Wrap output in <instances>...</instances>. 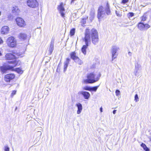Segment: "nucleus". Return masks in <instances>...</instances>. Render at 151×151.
Masks as SVG:
<instances>
[{
  "label": "nucleus",
  "instance_id": "nucleus-27",
  "mask_svg": "<svg viewBox=\"0 0 151 151\" xmlns=\"http://www.w3.org/2000/svg\"><path fill=\"white\" fill-rule=\"evenodd\" d=\"M82 89L84 90L91 91V87L86 86L82 87Z\"/></svg>",
  "mask_w": 151,
  "mask_h": 151
},
{
  "label": "nucleus",
  "instance_id": "nucleus-26",
  "mask_svg": "<svg viewBox=\"0 0 151 151\" xmlns=\"http://www.w3.org/2000/svg\"><path fill=\"white\" fill-rule=\"evenodd\" d=\"M147 18V16L146 14H145L143 16L141 17V21L144 22L146 20Z\"/></svg>",
  "mask_w": 151,
  "mask_h": 151
},
{
  "label": "nucleus",
  "instance_id": "nucleus-42",
  "mask_svg": "<svg viewBox=\"0 0 151 151\" xmlns=\"http://www.w3.org/2000/svg\"><path fill=\"white\" fill-rule=\"evenodd\" d=\"M100 111L101 112H102V107H101L100 109Z\"/></svg>",
  "mask_w": 151,
  "mask_h": 151
},
{
  "label": "nucleus",
  "instance_id": "nucleus-3",
  "mask_svg": "<svg viewBox=\"0 0 151 151\" xmlns=\"http://www.w3.org/2000/svg\"><path fill=\"white\" fill-rule=\"evenodd\" d=\"M105 12L107 15L110 14L111 12L109 9V6L107 3L105 8L102 6H100L98 9V18L100 19L104 17L105 15Z\"/></svg>",
  "mask_w": 151,
  "mask_h": 151
},
{
  "label": "nucleus",
  "instance_id": "nucleus-21",
  "mask_svg": "<svg viewBox=\"0 0 151 151\" xmlns=\"http://www.w3.org/2000/svg\"><path fill=\"white\" fill-rule=\"evenodd\" d=\"M71 58L74 61L78 57L76 55V53L75 52H72L70 53Z\"/></svg>",
  "mask_w": 151,
  "mask_h": 151
},
{
  "label": "nucleus",
  "instance_id": "nucleus-20",
  "mask_svg": "<svg viewBox=\"0 0 151 151\" xmlns=\"http://www.w3.org/2000/svg\"><path fill=\"white\" fill-rule=\"evenodd\" d=\"M27 35L24 33H20L18 36L19 38L22 40L25 39L27 38Z\"/></svg>",
  "mask_w": 151,
  "mask_h": 151
},
{
  "label": "nucleus",
  "instance_id": "nucleus-28",
  "mask_svg": "<svg viewBox=\"0 0 151 151\" xmlns=\"http://www.w3.org/2000/svg\"><path fill=\"white\" fill-rule=\"evenodd\" d=\"M99 87V86H98L93 87H91V91H94L96 92V90Z\"/></svg>",
  "mask_w": 151,
  "mask_h": 151
},
{
  "label": "nucleus",
  "instance_id": "nucleus-11",
  "mask_svg": "<svg viewBox=\"0 0 151 151\" xmlns=\"http://www.w3.org/2000/svg\"><path fill=\"white\" fill-rule=\"evenodd\" d=\"M13 54L11 53L7 54L5 56L6 58L8 60H11L12 59H14L15 58V55H17L18 56H19L20 54L16 52H13Z\"/></svg>",
  "mask_w": 151,
  "mask_h": 151
},
{
  "label": "nucleus",
  "instance_id": "nucleus-15",
  "mask_svg": "<svg viewBox=\"0 0 151 151\" xmlns=\"http://www.w3.org/2000/svg\"><path fill=\"white\" fill-rule=\"evenodd\" d=\"M12 12L15 15H18L20 12V10L19 9L18 7L14 6L12 8Z\"/></svg>",
  "mask_w": 151,
  "mask_h": 151
},
{
  "label": "nucleus",
  "instance_id": "nucleus-34",
  "mask_svg": "<svg viewBox=\"0 0 151 151\" xmlns=\"http://www.w3.org/2000/svg\"><path fill=\"white\" fill-rule=\"evenodd\" d=\"M16 91H13L11 94V96L12 97H13V96L16 94Z\"/></svg>",
  "mask_w": 151,
  "mask_h": 151
},
{
  "label": "nucleus",
  "instance_id": "nucleus-5",
  "mask_svg": "<svg viewBox=\"0 0 151 151\" xmlns=\"http://www.w3.org/2000/svg\"><path fill=\"white\" fill-rule=\"evenodd\" d=\"M17 60H13L10 61L9 62L13 64L12 65H6L1 66L0 68L1 71L3 73H5L7 70L12 69L14 67L17 65Z\"/></svg>",
  "mask_w": 151,
  "mask_h": 151
},
{
  "label": "nucleus",
  "instance_id": "nucleus-1",
  "mask_svg": "<svg viewBox=\"0 0 151 151\" xmlns=\"http://www.w3.org/2000/svg\"><path fill=\"white\" fill-rule=\"evenodd\" d=\"M101 76L100 72L93 71L88 73L87 76V79H84V83H94L98 81Z\"/></svg>",
  "mask_w": 151,
  "mask_h": 151
},
{
  "label": "nucleus",
  "instance_id": "nucleus-16",
  "mask_svg": "<svg viewBox=\"0 0 151 151\" xmlns=\"http://www.w3.org/2000/svg\"><path fill=\"white\" fill-rule=\"evenodd\" d=\"M70 60V59L68 58L66 59L65 61L64 62V72H65V71L66 70L68 66V65L69 64Z\"/></svg>",
  "mask_w": 151,
  "mask_h": 151
},
{
  "label": "nucleus",
  "instance_id": "nucleus-36",
  "mask_svg": "<svg viewBox=\"0 0 151 151\" xmlns=\"http://www.w3.org/2000/svg\"><path fill=\"white\" fill-rule=\"evenodd\" d=\"M129 0H122V3L125 4L128 2Z\"/></svg>",
  "mask_w": 151,
  "mask_h": 151
},
{
  "label": "nucleus",
  "instance_id": "nucleus-31",
  "mask_svg": "<svg viewBox=\"0 0 151 151\" xmlns=\"http://www.w3.org/2000/svg\"><path fill=\"white\" fill-rule=\"evenodd\" d=\"M4 150L5 151H9V148L7 145L4 146Z\"/></svg>",
  "mask_w": 151,
  "mask_h": 151
},
{
  "label": "nucleus",
  "instance_id": "nucleus-44",
  "mask_svg": "<svg viewBox=\"0 0 151 151\" xmlns=\"http://www.w3.org/2000/svg\"><path fill=\"white\" fill-rule=\"evenodd\" d=\"M2 55V54L1 52V51H0V56H1Z\"/></svg>",
  "mask_w": 151,
  "mask_h": 151
},
{
  "label": "nucleus",
  "instance_id": "nucleus-43",
  "mask_svg": "<svg viewBox=\"0 0 151 151\" xmlns=\"http://www.w3.org/2000/svg\"><path fill=\"white\" fill-rule=\"evenodd\" d=\"M75 1V0H72L71 3H72L73 2Z\"/></svg>",
  "mask_w": 151,
  "mask_h": 151
},
{
  "label": "nucleus",
  "instance_id": "nucleus-38",
  "mask_svg": "<svg viewBox=\"0 0 151 151\" xmlns=\"http://www.w3.org/2000/svg\"><path fill=\"white\" fill-rule=\"evenodd\" d=\"M129 16H130V17H132V16H133L134 15V14L133 13H130L129 14Z\"/></svg>",
  "mask_w": 151,
  "mask_h": 151
},
{
  "label": "nucleus",
  "instance_id": "nucleus-29",
  "mask_svg": "<svg viewBox=\"0 0 151 151\" xmlns=\"http://www.w3.org/2000/svg\"><path fill=\"white\" fill-rule=\"evenodd\" d=\"M75 32V29L73 28L70 31V34L71 36L74 35Z\"/></svg>",
  "mask_w": 151,
  "mask_h": 151
},
{
  "label": "nucleus",
  "instance_id": "nucleus-23",
  "mask_svg": "<svg viewBox=\"0 0 151 151\" xmlns=\"http://www.w3.org/2000/svg\"><path fill=\"white\" fill-rule=\"evenodd\" d=\"M74 61L76 63L80 65H82L83 63L82 61L78 57L76 58Z\"/></svg>",
  "mask_w": 151,
  "mask_h": 151
},
{
  "label": "nucleus",
  "instance_id": "nucleus-24",
  "mask_svg": "<svg viewBox=\"0 0 151 151\" xmlns=\"http://www.w3.org/2000/svg\"><path fill=\"white\" fill-rule=\"evenodd\" d=\"M141 146L143 148V149L144 150L146 151H149V149L147 147L146 145L144 143H142L141 145Z\"/></svg>",
  "mask_w": 151,
  "mask_h": 151
},
{
  "label": "nucleus",
  "instance_id": "nucleus-17",
  "mask_svg": "<svg viewBox=\"0 0 151 151\" xmlns=\"http://www.w3.org/2000/svg\"><path fill=\"white\" fill-rule=\"evenodd\" d=\"M76 106L78 107L77 114H80L81 112L83 109L82 105L80 103H78L76 104Z\"/></svg>",
  "mask_w": 151,
  "mask_h": 151
},
{
  "label": "nucleus",
  "instance_id": "nucleus-7",
  "mask_svg": "<svg viewBox=\"0 0 151 151\" xmlns=\"http://www.w3.org/2000/svg\"><path fill=\"white\" fill-rule=\"evenodd\" d=\"M119 50V47L116 46H113L111 48V53L112 55V60L116 58L118 55L117 51Z\"/></svg>",
  "mask_w": 151,
  "mask_h": 151
},
{
  "label": "nucleus",
  "instance_id": "nucleus-41",
  "mask_svg": "<svg viewBox=\"0 0 151 151\" xmlns=\"http://www.w3.org/2000/svg\"><path fill=\"white\" fill-rule=\"evenodd\" d=\"M116 110H114L113 111V113L114 114H115L116 113Z\"/></svg>",
  "mask_w": 151,
  "mask_h": 151
},
{
  "label": "nucleus",
  "instance_id": "nucleus-25",
  "mask_svg": "<svg viewBox=\"0 0 151 151\" xmlns=\"http://www.w3.org/2000/svg\"><path fill=\"white\" fill-rule=\"evenodd\" d=\"M95 14V12L94 10H92L90 12V15L91 17H90L91 19H93Z\"/></svg>",
  "mask_w": 151,
  "mask_h": 151
},
{
  "label": "nucleus",
  "instance_id": "nucleus-22",
  "mask_svg": "<svg viewBox=\"0 0 151 151\" xmlns=\"http://www.w3.org/2000/svg\"><path fill=\"white\" fill-rule=\"evenodd\" d=\"M138 27L139 29L141 30H144V24L142 22H140L138 24Z\"/></svg>",
  "mask_w": 151,
  "mask_h": 151
},
{
  "label": "nucleus",
  "instance_id": "nucleus-2",
  "mask_svg": "<svg viewBox=\"0 0 151 151\" xmlns=\"http://www.w3.org/2000/svg\"><path fill=\"white\" fill-rule=\"evenodd\" d=\"M87 31L89 32V35L91 40V41L92 42L94 45H96L99 42L98 33L96 30L93 29L90 31L88 29H86L85 32V36Z\"/></svg>",
  "mask_w": 151,
  "mask_h": 151
},
{
  "label": "nucleus",
  "instance_id": "nucleus-9",
  "mask_svg": "<svg viewBox=\"0 0 151 151\" xmlns=\"http://www.w3.org/2000/svg\"><path fill=\"white\" fill-rule=\"evenodd\" d=\"M27 3L29 6L32 8H35L38 5L37 0H28Z\"/></svg>",
  "mask_w": 151,
  "mask_h": 151
},
{
  "label": "nucleus",
  "instance_id": "nucleus-6",
  "mask_svg": "<svg viewBox=\"0 0 151 151\" xmlns=\"http://www.w3.org/2000/svg\"><path fill=\"white\" fill-rule=\"evenodd\" d=\"M7 45L10 47H14L17 44L16 40L13 37H10L8 38L6 41Z\"/></svg>",
  "mask_w": 151,
  "mask_h": 151
},
{
  "label": "nucleus",
  "instance_id": "nucleus-35",
  "mask_svg": "<svg viewBox=\"0 0 151 151\" xmlns=\"http://www.w3.org/2000/svg\"><path fill=\"white\" fill-rule=\"evenodd\" d=\"M120 94V91L118 90H116V96H118Z\"/></svg>",
  "mask_w": 151,
  "mask_h": 151
},
{
  "label": "nucleus",
  "instance_id": "nucleus-14",
  "mask_svg": "<svg viewBox=\"0 0 151 151\" xmlns=\"http://www.w3.org/2000/svg\"><path fill=\"white\" fill-rule=\"evenodd\" d=\"M9 31V28L7 26L3 27L1 29V33L2 34H7Z\"/></svg>",
  "mask_w": 151,
  "mask_h": 151
},
{
  "label": "nucleus",
  "instance_id": "nucleus-8",
  "mask_svg": "<svg viewBox=\"0 0 151 151\" xmlns=\"http://www.w3.org/2000/svg\"><path fill=\"white\" fill-rule=\"evenodd\" d=\"M65 5V4L63 2H61L60 4V5L58 6L57 7L58 11L60 14L61 16L63 17H65V10L64 7Z\"/></svg>",
  "mask_w": 151,
  "mask_h": 151
},
{
  "label": "nucleus",
  "instance_id": "nucleus-19",
  "mask_svg": "<svg viewBox=\"0 0 151 151\" xmlns=\"http://www.w3.org/2000/svg\"><path fill=\"white\" fill-rule=\"evenodd\" d=\"M54 49V42L51 41L50 47L49 48L48 51L49 54L50 55L52 54Z\"/></svg>",
  "mask_w": 151,
  "mask_h": 151
},
{
  "label": "nucleus",
  "instance_id": "nucleus-4",
  "mask_svg": "<svg viewBox=\"0 0 151 151\" xmlns=\"http://www.w3.org/2000/svg\"><path fill=\"white\" fill-rule=\"evenodd\" d=\"M84 41L85 42L86 45L83 46L81 49V51L84 55H86V50L88 46V44L91 43V41L89 35V32L88 31H87L86 32V36L84 38Z\"/></svg>",
  "mask_w": 151,
  "mask_h": 151
},
{
  "label": "nucleus",
  "instance_id": "nucleus-32",
  "mask_svg": "<svg viewBox=\"0 0 151 151\" xmlns=\"http://www.w3.org/2000/svg\"><path fill=\"white\" fill-rule=\"evenodd\" d=\"M138 95L137 94H136L134 97V100L136 101V102H137L138 101Z\"/></svg>",
  "mask_w": 151,
  "mask_h": 151
},
{
  "label": "nucleus",
  "instance_id": "nucleus-39",
  "mask_svg": "<svg viewBox=\"0 0 151 151\" xmlns=\"http://www.w3.org/2000/svg\"><path fill=\"white\" fill-rule=\"evenodd\" d=\"M3 43V41L2 39L0 38V44H2Z\"/></svg>",
  "mask_w": 151,
  "mask_h": 151
},
{
  "label": "nucleus",
  "instance_id": "nucleus-18",
  "mask_svg": "<svg viewBox=\"0 0 151 151\" xmlns=\"http://www.w3.org/2000/svg\"><path fill=\"white\" fill-rule=\"evenodd\" d=\"M141 67V65H139L138 63H136L135 65V70L134 73L135 75L136 76L137 73H138V70H139L140 68Z\"/></svg>",
  "mask_w": 151,
  "mask_h": 151
},
{
  "label": "nucleus",
  "instance_id": "nucleus-33",
  "mask_svg": "<svg viewBox=\"0 0 151 151\" xmlns=\"http://www.w3.org/2000/svg\"><path fill=\"white\" fill-rule=\"evenodd\" d=\"M16 71L17 72H18L19 73H22V71L21 70V69L19 68H17L16 69Z\"/></svg>",
  "mask_w": 151,
  "mask_h": 151
},
{
  "label": "nucleus",
  "instance_id": "nucleus-30",
  "mask_svg": "<svg viewBox=\"0 0 151 151\" xmlns=\"http://www.w3.org/2000/svg\"><path fill=\"white\" fill-rule=\"evenodd\" d=\"M144 30L147 29L150 27V25L147 24H144Z\"/></svg>",
  "mask_w": 151,
  "mask_h": 151
},
{
  "label": "nucleus",
  "instance_id": "nucleus-10",
  "mask_svg": "<svg viewBox=\"0 0 151 151\" xmlns=\"http://www.w3.org/2000/svg\"><path fill=\"white\" fill-rule=\"evenodd\" d=\"M16 20L17 24L19 27H24L25 26V22L22 18L18 17L16 19Z\"/></svg>",
  "mask_w": 151,
  "mask_h": 151
},
{
  "label": "nucleus",
  "instance_id": "nucleus-40",
  "mask_svg": "<svg viewBox=\"0 0 151 151\" xmlns=\"http://www.w3.org/2000/svg\"><path fill=\"white\" fill-rule=\"evenodd\" d=\"M128 54L130 56H132V53L130 52H128Z\"/></svg>",
  "mask_w": 151,
  "mask_h": 151
},
{
  "label": "nucleus",
  "instance_id": "nucleus-13",
  "mask_svg": "<svg viewBox=\"0 0 151 151\" xmlns=\"http://www.w3.org/2000/svg\"><path fill=\"white\" fill-rule=\"evenodd\" d=\"M79 93L83 95L85 99H88L90 97V94L88 92L82 91H80Z\"/></svg>",
  "mask_w": 151,
  "mask_h": 151
},
{
  "label": "nucleus",
  "instance_id": "nucleus-37",
  "mask_svg": "<svg viewBox=\"0 0 151 151\" xmlns=\"http://www.w3.org/2000/svg\"><path fill=\"white\" fill-rule=\"evenodd\" d=\"M116 13L118 16L120 17L121 16V14H120L119 13H117V12L116 11Z\"/></svg>",
  "mask_w": 151,
  "mask_h": 151
},
{
  "label": "nucleus",
  "instance_id": "nucleus-12",
  "mask_svg": "<svg viewBox=\"0 0 151 151\" xmlns=\"http://www.w3.org/2000/svg\"><path fill=\"white\" fill-rule=\"evenodd\" d=\"M15 75L12 73L7 74L4 77V79L6 81L9 82L11 80H12L15 77Z\"/></svg>",
  "mask_w": 151,
  "mask_h": 151
},
{
  "label": "nucleus",
  "instance_id": "nucleus-45",
  "mask_svg": "<svg viewBox=\"0 0 151 151\" xmlns=\"http://www.w3.org/2000/svg\"><path fill=\"white\" fill-rule=\"evenodd\" d=\"M86 22V21H84L83 22H84V23H85V22Z\"/></svg>",
  "mask_w": 151,
  "mask_h": 151
}]
</instances>
